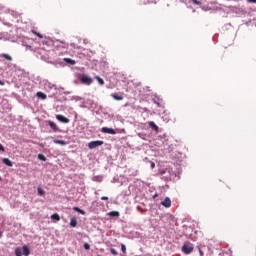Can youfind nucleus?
Listing matches in <instances>:
<instances>
[{"instance_id":"a878e982","label":"nucleus","mask_w":256,"mask_h":256,"mask_svg":"<svg viewBox=\"0 0 256 256\" xmlns=\"http://www.w3.org/2000/svg\"><path fill=\"white\" fill-rule=\"evenodd\" d=\"M43 45H47L49 47V45H51V41L50 40H44Z\"/></svg>"},{"instance_id":"f3484780","label":"nucleus","mask_w":256,"mask_h":256,"mask_svg":"<svg viewBox=\"0 0 256 256\" xmlns=\"http://www.w3.org/2000/svg\"><path fill=\"white\" fill-rule=\"evenodd\" d=\"M51 219H53L54 221H61V216H59V214L55 213L51 216Z\"/></svg>"},{"instance_id":"20e7f679","label":"nucleus","mask_w":256,"mask_h":256,"mask_svg":"<svg viewBox=\"0 0 256 256\" xmlns=\"http://www.w3.org/2000/svg\"><path fill=\"white\" fill-rule=\"evenodd\" d=\"M102 133H108L109 135H116L117 132L113 128L103 127Z\"/></svg>"},{"instance_id":"423d86ee","label":"nucleus","mask_w":256,"mask_h":256,"mask_svg":"<svg viewBox=\"0 0 256 256\" xmlns=\"http://www.w3.org/2000/svg\"><path fill=\"white\" fill-rule=\"evenodd\" d=\"M161 205H163V207H166V208L171 207V198L166 197L164 201L161 202Z\"/></svg>"},{"instance_id":"a211bd4d","label":"nucleus","mask_w":256,"mask_h":256,"mask_svg":"<svg viewBox=\"0 0 256 256\" xmlns=\"http://www.w3.org/2000/svg\"><path fill=\"white\" fill-rule=\"evenodd\" d=\"M95 79L98 81L99 85H105V81L101 77L95 76Z\"/></svg>"},{"instance_id":"dca6fc26","label":"nucleus","mask_w":256,"mask_h":256,"mask_svg":"<svg viewBox=\"0 0 256 256\" xmlns=\"http://www.w3.org/2000/svg\"><path fill=\"white\" fill-rule=\"evenodd\" d=\"M0 57L7 59V61H13V57H11L9 54H1Z\"/></svg>"},{"instance_id":"bb28decb","label":"nucleus","mask_w":256,"mask_h":256,"mask_svg":"<svg viewBox=\"0 0 256 256\" xmlns=\"http://www.w3.org/2000/svg\"><path fill=\"white\" fill-rule=\"evenodd\" d=\"M110 253H112V255H118V252L114 248L110 249Z\"/></svg>"},{"instance_id":"2f4dec72","label":"nucleus","mask_w":256,"mask_h":256,"mask_svg":"<svg viewBox=\"0 0 256 256\" xmlns=\"http://www.w3.org/2000/svg\"><path fill=\"white\" fill-rule=\"evenodd\" d=\"M198 251H199V255H200V256H203V255H204L203 250H201L200 247H198Z\"/></svg>"},{"instance_id":"6ab92c4d","label":"nucleus","mask_w":256,"mask_h":256,"mask_svg":"<svg viewBox=\"0 0 256 256\" xmlns=\"http://www.w3.org/2000/svg\"><path fill=\"white\" fill-rule=\"evenodd\" d=\"M73 211H76L77 213H80V215H85V211L81 210L79 207H74Z\"/></svg>"},{"instance_id":"aec40b11","label":"nucleus","mask_w":256,"mask_h":256,"mask_svg":"<svg viewBox=\"0 0 256 256\" xmlns=\"http://www.w3.org/2000/svg\"><path fill=\"white\" fill-rule=\"evenodd\" d=\"M31 33H33V35H36V37H39V39H43V36L41 33L35 31V30H31Z\"/></svg>"},{"instance_id":"b1692460","label":"nucleus","mask_w":256,"mask_h":256,"mask_svg":"<svg viewBox=\"0 0 256 256\" xmlns=\"http://www.w3.org/2000/svg\"><path fill=\"white\" fill-rule=\"evenodd\" d=\"M110 215H111L112 217H119V212L114 211V212H111Z\"/></svg>"},{"instance_id":"72a5a7b5","label":"nucleus","mask_w":256,"mask_h":256,"mask_svg":"<svg viewBox=\"0 0 256 256\" xmlns=\"http://www.w3.org/2000/svg\"><path fill=\"white\" fill-rule=\"evenodd\" d=\"M151 168H152V169H155V164H154V162H151Z\"/></svg>"},{"instance_id":"0eeeda50","label":"nucleus","mask_w":256,"mask_h":256,"mask_svg":"<svg viewBox=\"0 0 256 256\" xmlns=\"http://www.w3.org/2000/svg\"><path fill=\"white\" fill-rule=\"evenodd\" d=\"M149 127H151V129H153V131H156V133H159V126H157V124H155V122L150 121L148 122Z\"/></svg>"},{"instance_id":"4468645a","label":"nucleus","mask_w":256,"mask_h":256,"mask_svg":"<svg viewBox=\"0 0 256 256\" xmlns=\"http://www.w3.org/2000/svg\"><path fill=\"white\" fill-rule=\"evenodd\" d=\"M63 61L65 63H68L69 65H75V60L71 59V58H64Z\"/></svg>"},{"instance_id":"7c9ffc66","label":"nucleus","mask_w":256,"mask_h":256,"mask_svg":"<svg viewBox=\"0 0 256 256\" xmlns=\"http://www.w3.org/2000/svg\"><path fill=\"white\" fill-rule=\"evenodd\" d=\"M0 151H2V153H5V147H3L1 143H0Z\"/></svg>"},{"instance_id":"c85d7f7f","label":"nucleus","mask_w":256,"mask_h":256,"mask_svg":"<svg viewBox=\"0 0 256 256\" xmlns=\"http://www.w3.org/2000/svg\"><path fill=\"white\" fill-rule=\"evenodd\" d=\"M101 200H102V201H109V197H107V196H102V197H101Z\"/></svg>"},{"instance_id":"39448f33","label":"nucleus","mask_w":256,"mask_h":256,"mask_svg":"<svg viewBox=\"0 0 256 256\" xmlns=\"http://www.w3.org/2000/svg\"><path fill=\"white\" fill-rule=\"evenodd\" d=\"M56 119L58 121H60L61 123H69V118H67V117H65V116H63L61 114H57L56 115Z\"/></svg>"},{"instance_id":"f03ea898","label":"nucleus","mask_w":256,"mask_h":256,"mask_svg":"<svg viewBox=\"0 0 256 256\" xmlns=\"http://www.w3.org/2000/svg\"><path fill=\"white\" fill-rule=\"evenodd\" d=\"M80 81H81L82 85H91V83H93V78L89 77L86 74H83L80 77Z\"/></svg>"},{"instance_id":"cd10ccee","label":"nucleus","mask_w":256,"mask_h":256,"mask_svg":"<svg viewBox=\"0 0 256 256\" xmlns=\"http://www.w3.org/2000/svg\"><path fill=\"white\" fill-rule=\"evenodd\" d=\"M15 255H16V256H22V255H21V250L16 249V250H15Z\"/></svg>"},{"instance_id":"c9c22d12","label":"nucleus","mask_w":256,"mask_h":256,"mask_svg":"<svg viewBox=\"0 0 256 256\" xmlns=\"http://www.w3.org/2000/svg\"><path fill=\"white\" fill-rule=\"evenodd\" d=\"M1 237H3V232H0V239H1Z\"/></svg>"},{"instance_id":"f8f14e48","label":"nucleus","mask_w":256,"mask_h":256,"mask_svg":"<svg viewBox=\"0 0 256 256\" xmlns=\"http://www.w3.org/2000/svg\"><path fill=\"white\" fill-rule=\"evenodd\" d=\"M54 143H55L56 145H62V146H65V145L68 144L67 141H65V140H59V139H55V140H54Z\"/></svg>"},{"instance_id":"9b49d317","label":"nucleus","mask_w":256,"mask_h":256,"mask_svg":"<svg viewBox=\"0 0 256 256\" xmlns=\"http://www.w3.org/2000/svg\"><path fill=\"white\" fill-rule=\"evenodd\" d=\"M36 97H38V99H42L43 101H45V99H47V95L43 92H37Z\"/></svg>"},{"instance_id":"c756f323","label":"nucleus","mask_w":256,"mask_h":256,"mask_svg":"<svg viewBox=\"0 0 256 256\" xmlns=\"http://www.w3.org/2000/svg\"><path fill=\"white\" fill-rule=\"evenodd\" d=\"M195 5H201V1L198 0H192Z\"/></svg>"},{"instance_id":"412c9836","label":"nucleus","mask_w":256,"mask_h":256,"mask_svg":"<svg viewBox=\"0 0 256 256\" xmlns=\"http://www.w3.org/2000/svg\"><path fill=\"white\" fill-rule=\"evenodd\" d=\"M38 195L43 196L45 195V190H43L41 187L38 188Z\"/></svg>"},{"instance_id":"6e6552de","label":"nucleus","mask_w":256,"mask_h":256,"mask_svg":"<svg viewBox=\"0 0 256 256\" xmlns=\"http://www.w3.org/2000/svg\"><path fill=\"white\" fill-rule=\"evenodd\" d=\"M2 163H4V165H6L7 167H13V162H11L9 158H2Z\"/></svg>"},{"instance_id":"4be33fe9","label":"nucleus","mask_w":256,"mask_h":256,"mask_svg":"<svg viewBox=\"0 0 256 256\" xmlns=\"http://www.w3.org/2000/svg\"><path fill=\"white\" fill-rule=\"evenodd\" d=\"M38 159H40V161H47V158L43 154H39Z\"/></svg>"},{"instance_id":"393cba45","label":"nucleus","mask_w":256,"mask_h":256,"mask_svg":"<svg viewBox=\"0 0 256 256\" xmlns=\"http://www.w3.org/2000/svg\"><path fill=\"white\" fill-rule=\"evenodd\" d=\"M84 249H86V251H89V249H91V245H89V243H85Z\"/></svg>"},{"instance_id":"1a4fd4ad","label":"nucleus","mask_w":256,"mask_h":256,"mask_svg":"<svg viewBox=\"0 0 256 256\" xmlns=\"http://www.w3.org/2000/svg\"><path fill=\"white\" fill-rule=\"evenodd\" d=\"M48 124H49V127H51L52 130H53L55 133H56V131H59V127H57V124H55V122L49 121Z\"/></svg>"},{"instance_id":"5701e85b","label":"nucleus","mask_w":256,"mask_h":256,"mask_svg":"<svg viewBox=\"0 0 256 256\" xmlns=\"http://www.w3.org/2000/svg\"><path fill=\"white\" fill-rule=\"evenodd\" d=\"M121 250H122V253H127V247L125 246V244L121 245Z\"/></svg>"},{"instance_id":"ddd939ff","label":"nucleus","mask_w":256,"mask_h":256,"mask_svg":"<svg viewBox=\"0 0 256 256\" xmlns=\"http://www.w3.org/2000/svg\"><path fill=\"white\" fill-rule=\"evenodd\" d=\"M111 97H113L116 101H123V96L118 95L117 93L111 94Z\"/></svg>"},{"instance_id":"2eb2a0df","label":"nucleus","mask_w":256,"mask_h":256,"mask_svg":"<svg viewBox=\"0 0 256 256\" xmlns=\"http://www.w3.org/2000/svg\"><path fill=\"white\" fill-rule=\"evenodd\" d=\"M70 227H77V218L73 217L70 220Z\"/></svg>"},{"instance_id":"e433bc0d","label":"nucleus","mask_w":256,"mask_h":256,"mask_svg":"<svg viewBox=\"0 0 256 256\" xmlns=\"http://www.w3.org/2000/svg\"><path fill=\"white\" fill-rule=\"evenodd\" d=\"M0 181H1V177H0Z\"/></svg>"},{"instance_id":"473e14b6","label":"nucleus","mask_w":256,"mask_h":256,"mask_svg":"<svg viewBox=\"0 0 256 256\" xmlns=\"http://www.w3.org/2000/svg\"><path fill=\"white\" fill-rule=\"evenodd\" d=\"M247 3H256V0H247Z\"/></svg>"},{"instance_id":"f257e3e1","label":"nucleus","mask_w":256,"mask_h":256,"mask_svg":"<svg viewBox=\"0 0 256 256\" xmlns=\"http://www.w3.org/2000/svg\"><path fill=\"white\" fill-rule=\"evenodd\" d=\"M194 246L191 242H186L182 246V251L185 253V255H190V253H193Z\"/></svg>"},{"instance_id":"7ed1b4c3","label":"nucleus","mask_w":256,"mask_h":256,"mask_svg":"<svg viewBox=\"0 0 256 256\" xmlns=\"http://www.w3.org/2000/svg\"><path fill=\"white\" fill-rule=\"evenodd\" d=\"M101 145H103V141L101 140L91 141L88 143L89 149H95L97 147H101Z\"/></svg>"},{"instance_id":"9d476101","label":"nucleus","mask_w":256,"mask_h":256,"mask_svg":"<svg viewBox=\"0 0 256 256\" xmlns=\"http://www.w3.org/2000/svg\"><path fill=\"white\" fill-rule=\"evenodd\" d=\"M22 253L24 256H29L31 254V250H29L28 246H23L22 247Z\"/></svg>"},{"instance_id":"f704fd0d","label":"nucleus","mask_w":256,"mask_h":256,"mask_svg":"<svg viewBox=\"0 0 256 256\" xmlns=\"http://www.w3.org/2000/svg\"><path fill=\"white\" fill-rule=\"evenodd\" d=\"M0 85H5V83H3V81L0 80Z\"/></svg>"}]
</instances>
